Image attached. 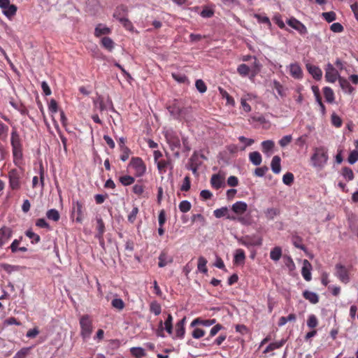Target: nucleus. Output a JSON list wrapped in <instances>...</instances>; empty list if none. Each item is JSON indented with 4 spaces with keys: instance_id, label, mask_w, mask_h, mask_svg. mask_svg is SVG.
I'll list each match as a JSON object with an SVG mask.
<instances>
[{
    "instance_id": "nucleus-1",
    "label": "nucleus",
    "mask_w": 358,
    "mask_h": 358,
    "mask_svg": "<svg viewBox=\"0 0 358 358\" xmlns=\"http://www.w3.org/2000/svg\"><path fill=\"white\" fill-rule=\"evenodd\" d=\"M327 150L324 147L315 148L314 154L311 157L313 166L323 167L328 160Z\"/></svg>"
},
{
    "instance_id": "nucleus-2",
    "label": "nucleus",
    "mask_w": 358,
    "mask_h": 358,
    "mask_svg": "<svg viewBox=\"0 0 358 358\" xmlns=\"http://www.w3.org/2000/svg\"><path fill=\"white\" fill-rule=\"evenodd\" d=\"M168 110L174 119L179 120H186L191 113L190 108L180 106L177 102L169 106Z\"/></svg>"
},
{
    "instance_id": "nucleus-3",
    "label": "nucleus",
    "mask_w": 358,
    "mask_h": 358,
    "mask_svg": "<svg viewBox=\"0 0 358 358\" xmlns=\"http://www.w3.org/2000/svg\"><path fill=\"white\" fill-rule=\"evenodd\" d=\"M80 326V336L84 341L88 339L93 331L92 320L90 315H84L79 320Z\"/></svg>"
},
{
    "instance_id": "nucleus-4",
    "label": "nucleus",
    "mask_w": 358,
    "mask_h": 358,
    "mask_svg": "<svg viewBox=\"0 0 358 358\" xmlns=\"http://www.w3.org/2000/svg\"><path fill=\"white\" fill-rule=\"evenodd\" d=\"M255 59V61L251 68L245 64H240L237 68L238 73L242 77H246L250 73V79H254L260 71V65L257 59Z\"/></svg>"
},
{
    "instance_id": "nucleus-5",
    "label": "nucleus",
    "mask_w": 358,
    "mask_h": 358,
    "mask_svg": "<svg viewBox=\"0 0 358 358\" xmlns=\"http://www.w3.org/2000/svg\"><path fill=\"white\" fill-rule=\"evenodd\" d=\"M22 176V171L16 169H13L8 172L9 187L11 189L18 190L21 188Z\"/></svg>"
},
{
    "instance_id": "nucleus-6",
    "label": "nucleus",
    "mask_w": 358,
    "mask_h": 358,
    "mask_svg": "<svg viewBox=\"0 0 358 358\" xmlns=\"http://www.w3.org/2000/svg\"><path fill=\"white\" fill-rule=\"evenodd\" d=\"M238 242L250 248L252 246H260L262 244V238L256 234L246 235L238 238Z\"/></svg>"
},
{
    "instance_id": "nucleus-7",
    "label": "nucleus",
    "mask_w": 358,
    "mask_h": 358,
    "mask_svg": "<svg viewBox=\"0 0 358 358\" xmlns=\"http://www.w3.org/2000/svg\"><path fill=\"white\" fill-rule=\"evenodd\" d=\"M129 166L134 170V174L136 177H141L145 173L146 166L141 157H132Z\"/></svg>"
},
{
    "instance_id": "nucleus-8",
    "label": "nucleus",
    "mask_w": 358,
    "mask_h": 358,
    "mask_svg": "<svg viewBox=\"0 0 358 358\" xmlns=\"http://www.w3.org/2000/svg\"><path fill=\"white\" fill-rule=\"evenodd\" d=\"M336 275L343 283L347 284L350 281L349 272L347 268L340 264L335 266Z\"/></svg>"
},
{
    "instance_id": "nucleus-9",
    "label": "nucleus",
    "mask_w": 358,
    "mask_h": 358,
    "mask_svg": "<svg viewBox=\"0 0 358 358\" xmlns=\"http://www.w3.org/2000/svg\"><path fill=\"white\" fill-rule=\"evenodd\" d=\"M73 215H76V221L81 223L84 219V206L80 201L73 202Z\"/></svg>"
},
{
    "instance_id": "nucleus-10",
    "label": "nucleus",
    "mask_w": 358,
    "mask_h": 358,
    "mask_svg": "<svg viewBox=\"0 0 358 358\" xmlns=\"http://www.w3.org/2000/svg\"><path fill=\"white\" fill-rule=\"evenodd\" d=\"M341 77L338 74V71L334 67V66L329 63L325 69V79L327 82L334 83Z\"/></svg>"
},
{
    "instance_id": "nucleus-11",
    "label": "nucleus",
    "mask_w": 358,
    "mask_h": 358,
    "mask_svg": "<svg viewBox=\"0 0 358 358\" xmlns=\"http://www.w3.org/2000/svg\"><path fill=\"white\" fill-rule=\"evenodd\" d=\"M287 24L292 28L296 30L301 35H305L308 33L306 27L294 17L289 19L287 21Z\"/></svg>"
},
{
    "instance_id": "nucleus-12",
    "label": "nucleus",
    "mask_w": 358,
    "mask_h": 358,
    "mask_svg": "<svg viewBox=\"0 0 358 358\" xmlns=\"http://www.w3.org/2000/svg\"><path fill=\"white\" fill-rule=\"evenodd\" d=\"M166 138L171 150L179 149L180 148V141L179 137L173 133H168L166 134Z\"/></svg>"
},
{
    "instance_id": "nucleus-13",
    "label": "nucleus",
    "mask_w": 358,
    "mask_h": 358,
    "mask_svg": "<svg viewBox=\"0 0 358 358\" xmlns=\"http://www.w3.org/2000/svg\"><path fill=\"white\" fill-rule=\"evenodd\" d=\"M13 231L8 227H3L0 229V248L4 245L12 237Z\"/></svg>"
},
{
    "instance_id": "nucleus-14",
    "label": "nucleus",
    "mask_w": 358,
    "mask_h": 358,
    "mask_svg": "<svg viewBox=\"0 0 358 358\" xmlns=\"http://www.w3.org/2000/svg\"><path fill=\"white\" fill-rule=\"evenodd\" d=\"M10 144L12 149L23 148L22 139L16 129L12 130L10 134Z\"/></svg>"
},
{
    "instance_id": "nucleus-15",
    "label": "nucleus",
    "mask_w": 358,
    "mask_h": 358,
    "mask_svg": "<svg viewBox=\"0 0 358 358\" xmlns=\"http://www.w3.org/2000/svg\"><path fill=\"white\" fill-rule=\"evenodd\" d=\"M96 229L97 230V233L95 235V237L97 238L99 241H103V234L106 231L105 224L101 217H96Z\"/></svg>"
},
{
    "instance_id": "nucleus-16",
    "label": "nucleus",
    "mask_w": 358,
    "mask_h": 358,
    "mask_svg": "<svg viewBox=\"0 0 358 358\" xmlns=\"http://www.w3.org/2000/svg\"><path fill=\"white\" fill-rule=\"evenodd\" d=\"M306 69L310 74L317 80H320L322 77V70L317 66L311 64H306Z\"/></svg>"
},
{
    "instance_id": "nucleus-17",
    "label": "nucleus",
    "mask_w": 358,
    "mask_h": 358,
    "mask_svg": "<svg viewBox=\"0 0 358 358\" xmlns=\"http://www.w3.org/2000/svg\"><path fill=\"white\" fill-rule=\"evenodd\" d=\"M215 319L203 320L201 317H197L192 320V322L190 324V327H194L199 325H201L203 327H210L215 324Z\"/></svg>"
},
{
    "instance_id": "nucleus-18",
    "label": "nucleus",
    "mask_w": 358,
    "mask_h": 358,
    "mask_svg": "<svg viewBox=\"0 0 358 358\" xmlns=\"http://www.w3.org/2000/svg\"><path fill=\"white\" fill-rule=\"evenodd\" d=\"M311 269H312L311 264L307 259H304L303 262L301 274H302V276L303 277V278L306 281H310L312 278L311 272H310Z\"/></svg>"
},
{
    "instance_id": "nucleus-19",
    "label": "nucleus",
    "mask_w": 358,
    "mask_h": 358,
    "mask_svg": "<svg viewBox=\"0 0 358 358\" xmlns=\"http://www.w3.org/2000/svg\"><path fill=\"white\" fill-rule=\"evenodd\" d=\"M186 322V317H184L182 319L179 320L176 324V337L178 338H183L185 334V324Z\"/></svg>"
},
{
    "instance_id": "nucleus-20",
    "label": "nucleus",
    "mask_w": 358,
    "mask_h": 358,
    "mask_svg": "<svg viewBox=\"0 0 358 358\" xmlns=\"http://www.w3.org/2000/svg\"><path fill=\"white\" fill-rule=\"evenodd\" d=\"M289 73L295 79H301L303 77V71L297 63H293L289 65Z\"/></svg>"
},
{
    "instance_id": "nucleus-21",
    "label": "nucleus",
    "mask_w": 358,
    "mask_h": 358,
    "mask_svg": "<svg viewBox=\"0 0 358 358\" xmlns=\"http://www.w3.org/2000/svg\"><path fill=\"white\" fill-rule=\"evenodd\" d=\"M173 262V257L169 256L167 252L164 250L159 256L158 266L160 268L166 266L167 264Z\"/></svg>"
},
{
    "instance_id": "nucleus-22",
    "label": "nucleus",
    "mask_w": 358,
    "mask_h": 358,
    "mask_svg": "<svg viewBox=\"0 0 358 358\" xmlns=\"http://www.w3.org/2000/svg\"><path fill=\"white\" fill-rule=\"evenodd\" d=\"M248 209V205L243 201H237L231 206V210L237 215L243 214Z\"/></svg>"
},
{
    "instance_id": "nucleus-23",
    "label": "nucleus",
    "mask_w": 358,
    "mask_h": 358,
    "mask_svg": "<svg viewBox=\"0 0 358 358\" xmlns=\"http://www.w3.org/2000/svg\"><path fill=\"white\" fill-rule=\"evenodd\" d=\"M338 83L341 89L346 93L352 94L355 90L354 87L351 86L349 81L343 77H338Z\"/></svg>"
},
{
    "instance_id": "nucleus-24",
    "label": "nucleus",
    "mask_w": 358,
    "mask_h": 358,
    "mask_svg": "<svg viewBox=\"0 0 358 358\" xmlns=\"http://www.w3.org/2000/svg\"><path fill=\"white\" fill-rule=\"evenodd\" d=\"M110 33L111 29L102 24H97L94 29V36L97 38L103 35L110 34Z\"/></svg>"
},
{
    "instance_id": "nucleus-25",
    "label": "nucleus",
    "mask_w": 358,
    "mask_h": 358,
    "mask_svg": "<svg viewBox=\"0 0 358 358\" xmlns=\"http://www.w3.org/2000/svg\"><path fill=\"white\" fill-rule=\"evenodd\" d=\"M22 150L23 148L12 149L13 163L18 166L22 164L23 157Z\"/></svg>"
},
{
    "instance_id": "nucleus-26",
    "label": "nucleus",
    "mask_w": 358,
    "mask_h": 358,
    "mask_svg": "<svg viewBox=\"0 0 358 358\" xmlns=\"http://www.w3.org/2000/svg\"><path fill=\"white\" fill-rule=\"evenodd\" d=\"M245 259V253L243 249H237L235 251V255L234 257V264H244Z\"/></svg>"
},
{
    "instance_id": "nucleus-27",
    "label": "nucleus",
    "mask_w": 358,
    "mask_h": 358,
    "mask_svg": "<svg viewBox=\"0 0 358 358\" xmlns=\"http://www.w3.org/2000/svg\"><path fill=\"white\" fill-rule=\"evenodd\" d=\"M127 11H128V10H127V7L126 6L120 5L117 7V8L113 14V17H115L117 20H118L120 22L121 18L125 17V16L127 14Z\"/></svg>"
},
{
    "instance_id": "nucleus-28",
    "label": "nucleus",
    "mask_w": 358,
    "mask_h": 358,
    "mask_svg": "<svg viewBox=\"0 0 358 358\" xmlns=\"http://www.w3.org/2000/svg\"><path fill=\"white\" fill-rule=\"evenodd\" d=\"M303 296L304 299L309 301L313 304H315L319 301L318 295L316 293L308 290H305L303 292Z\"/></svg>"
},
{
    "instance_id": "nucleus-29",
    "label": "nucleus",
    "mask_w": 358,
    "mask_h": 358,
    "mask_svg": "<svg viewBox=\"0 0 358 358\" xmlns=\"http://www.w3.org/2000/svg\"><path fill=\"white\" fill-rule=\"evenodd\" d=\"M101 45L103 48L111 52L114 48L115 43L110 38L104 36L101 40Z\"/></svg>"
},
{
    "instance_id": "nucleus-30",
    "label": "nucleus",
    "mask_w": 358,
    "mask_h": 358,
    "mask_svg": "<svg viewBox=\"0 0 358 358\" xmlns=\"http://www.w3.org/2000/svg\"><path fill=\"white\" fill-rule=\"evenodd\" d=\"M323 94L326 101L332 103L334 102L335 96L333 90L329 87H324L323 88Z\"/></svg>"
},
{
    "instance_id": "nucleus-31",
    "label": "nucleus",
    "mask_w": 358,
    "mask_h": 358,
    "mask_svg": "<svg viewBox=\"0 0 358 358\" xmlns=\"http://www.w3.org/2000/svg\"><path fill=\"white\" fill-rule=\"evenodd\" d=\"M271 169L274 173H279L281 171L280 158L279 156H274L271 160Z\"/></svg>"
},
{
    "instance_id": "nucleus-32",
    "label": "nucleus",
    "mask_w": 358,
    "mask_h": 358,
    "mask_svg": "<svg viewBox=\"0 0 358 358\" xmlns=\"http://www.w3.org/2000/svg\"><path fill=\"white\" fill-rule=\"evenodd\" d=\"M250 161L255 166L261 164L262 162V157L259 152L255 151L249 154Z\"/></svg>"
},
{
    "instance_id": "nucleus-33",
    "label": "nucleus",
    "mask_w": 358,
    "mask_h": 358,
    "mask_svg": "<svg viewBox=\"0 0 358 358\" xmlns=\"http://www.w3.org/2000/svg\"><path fill=\"white\" fill-rule=\"evenodd\" d=\"M286 341L284 340V339H282L281 341H278V342H274V343H270L266 348V349L264 350V353L266 354V353H268L269 352H271L275 349H278V348H280L281 347H282L284 345V344L285 343Z\"/></svg>"
},
{
    "instance_id": "nucleus-34",
    "label": "nucleus",
    "mask_w": 358,
    "mask_h": 358,
    "mask_svg": "<svg viewBox=\"0 0 358 358\" xmlns=\"http://www.w3.org/2000/svg\"><path fill=\"white\" fill-rule=\"evenodd\" d=\"M157 169L160 173H164L168 166H171V160L161 159L156 162Z\"/></svg>"
},
{
    "instance_id": "nucleus-35",
    "label": "nucleus",
    "mask_w": 358,
    "mask_h": 358,
    "mask_svg": "<svg viewBox=\"0 0 358 358\" xmlns=\"http://www.w3.org/2000/svg\"><path fill=\"white\" fill-rule=\"evenodd\" d=\"M211 186L215 189H220L222 185V178L218 174H214L210 179Z\"/></svg>"
},
{
    "instance_id": "nucleus-36",
    "label": "nucleus",
    "mask_w": 358,
    "mask_h": 358,
    "mask_svg": "<svg viewBox=\"0 0 358 358\" xmlns=\"http://www.w3.org/2000/svg\"><path fill=\"white\" fill-rule=\"evenodd\" d=\"M219 92L220 95L222 96V99H225L227 101V104L230 106H234L235 105V101L234 98L229 95V94L224 90L222 87H219Z\"/></svg>"
},
{
    "instance_id": "nucleus-37",
    "label": "nucleus",
    "mask_w": 358,
    "mask_h": 358,
    "mask_svg": "<svg viewBox=\"0 0 358 358\" xmlns=\"http://www.w3.org/2000/svg\"><path fill=\"white\" fill-rule=\"evenodd\" d=\"M17 8L14 4H10L6 9H2L3 13L9 19L13 17L17 12Z\"/></svg>"
},
{
    "instance_id": "nucleus-38",
    "label": "nucleus",
    "mask_w": 358,
    "mask_h": 358,
    "mask_svg": "<svg viewBox=\"0 0 358 358\" xmlns=\"http://www.w3.org/2000/svg\"><path fill=\"white\" fill-rule=\"evenodd\" d=\"M226 338H227L226 334H220L216 339L214 340L213 343H203L200 344V346L201 348H203V347H206V346H210L212 345H220L226 340Z\"/></svg>"
},
{
    "instance_id": "nucleus-39",
    "label": "nucleus",
    "mask_w": 358,
    "mask_h": 358,
    "mask_svg": "<svg viewBox=\"0 0 358 358\" xmlns=\"http://www.w3.org/2000/svg\"><path fill=\"white\" fill-rule=\"evenodd\" d=\"M272 87L277 91L278 94L281 97H284V96H286V93H285V90L284 89V87L282 86V85L279 81H278L276 80H274L273 81Z\"/></svg>"
},
{
    "instance_id": "nucleus-40",
    "label": "nucleus",
    "mask_w": 358,
    "mask_h": 358,
    "mask_svg": "<svg viewBox=\"0 0 358 358\" xmlns=\"http://www.w3.org/2000/svg\"><path fill=\"white\" fill-rule=\"evenodd\" d=\"M275 143L273 141L268 140L262 143V152L268 154L274 148Z\"/></svg>"
},
{
    "instance_id": "nucleus-41",
    "label": "nucleus",
    "mask_w": 358,
    "mask_h": 358,
    "mask_svg": "<svg viewBox=\"0 0 358 358\" xmlns=\"http://www.w3.org/2000/svg\"><path fill=\"white\" fill-rule=\"evenodd\" d=\"M131 354L136 358H141L146 355L145 350L140 347H134L130 349Z\"/></svg>"
},
{
    "instance_id": "nucleus-42",
    "label": "nucleus",
    "mask_w": 358,
    "mask_h": 358,
    "mask_svg": "<svg viewBox=\"0 0 358 358\" xmlns=\"http://www.w3.org/2000/svg\"><path fill=\"white\" fill-rule=\"evenodd\" d=\"M282 256V249L280 247H275L270 252V257L272 260L277 262Z\"/></svg>"
},
{
    "instance_id": "nucleus-43",
    "label": "nucleus",
    "mask_w": 358,
    "mask_h": 358,
    "mask_svg": "<svg viewBox=\"0 0 358 358\" xmlns=\"http://www.w3.org/2000/svg\"><path fill=\"white\" fill-rule=\"evenodd\" d=\"M207 262H208L206 259L203 257H199L197 268L200 272L203 273H206L208 272V268L206 266Z\"/></svg>"
},
{
    "instance_id": "nucleus-44",
    "label": "nucleus",
    "mask_w": 358,
    "mask_h": 358,
    "mask_svg": "<svg viewBox=\"0 0 358 358\" xmlns=\"http://www.w3.org/2000/svg\"><path fill=\"white\" fill-rule=\"evenodd\" d=\"M280 209L277 208H270L265 211V215L268 220H273L275 216L280 215Z\"/></svg>"
},
{
    "instance_id": "nucleus-45",
    "label": "nucleus",
    "mask_w": 358,
    "mask_h": 358,
    "mask_svg": "<svg viewBox=\"0 0 358 358\" xmlns=\"http://www.w3.org/2000/svg\"><path fill=\"white\" fill-rule=\"evenodd\" d=\"M46 216L49 220H53L55 222H57L60 218L58 210L54 208L48 210L46 213Z\"/></svg>"
},
{
    "instance_id": "nucleus-46",
    "label": "nucleus",
    "mask_w": 358,
    "mask_h": 358,
    "mask_svg": "<svg viewBox=\"0 0 358 358\" xmlns=\"http://www.w3.org/2000/svg\"><path fill=\"white\" fill-rule=\"evenodd\" d=\"M150 311L155 315H159L162 312V306L158 302L152 301L150 304Z\"/></svg>"
},
{
    "instance_id": "nucleus-47",
    "label": "nucleus",
    "mask_w": 358,
    "mask_h": 358,
    "mask_svg": "<svg viewBox=\"0 0 358 358\" xmlns=\"http://www.w3.org/2000/svg\"><path fill=\"white\" fill-rule=\"evenodd\" d=\"M171 76L176 81L179 83H185L189 82L188 78L182 73H172Z\"/></svg>"
},
{
    "instance_id": "nucleus-48",
    "label": "nucleus",
    "mask_w": 358,
    "mask_h": 358,
    "mask_svg": "<svg viewBox=\"0 0 358 358\" xmlns=\"http://www.w3.org/2000/svg\"><path fill=\"white\" fill-rule=\"evenodd\" d=\"M173 317L171 314H168V317L166 320L164 322V326L166 331L169 334H171L173 333Z\"/></svg>"
},
{
    "instance_id": "nucleus-49",
    "label": "nucleus",
    "mask_w": 358,
    "mask_h": 358,
    "mask_svg": "<svg viewBox=\"0 0 358 358\" xmlns=\"http://www.w3.org/2000/svg\"><path fill=\"white\" fill-rule=\"evenodd\" d=\"M342 175L348 181L352 180L355 177L352 170L349 167H343L342 169Z\"/></svg>"
},
{
    "instance_id": "nucleus-50",
    "label": "nucleus",
    "mask_w": 358,
    "mask_h": 358,
    "mask_svg": "<svg viewBox=\"0 0 358 358\" xmlns=\"http://www.w3.org/2000/svg\"><path fill=\"white\" fill-rule=\"evenodd\" d=\"M25 235L31 239V242L33 244L38 243L41 241V237L39 235L35 234L31 230H27L25 232Z\"/></svg>"
},
{
    "instance_id": "nucleus-51",
    "label": "nucleus",
    "mask_w": 358,
    "mask_h": 358,
    "mask_svg": "<svg viewBox=\"0 0 358 358\" xmlns=\"http://www.w3.org/2000/svg\"><path fill=\"white\" fill-rule=\"evenodd\" d=\"M302 238L299 236L298 235H294L292 236V243L293 245L297 248H299L302 250H306V247L304 245L302 244Z\"/></svg>"
},
{
    "instance_id": "nucleus-52",
    "label": "nucleus",
    "mask_w": 358,
    "mask_h": 358,
    "mask_svg": "<svg viewBox=\"0 0 358 358\" xmlns=\"http://www.w3.org/2000/svg\"><path fill=\"white\" fill-rule=\"evenodd\" d=\"M111 305L114 308H115L118 310H123L125 306V304H124V301H122V299H119V298L113 299L111 301Z\"/></svg>"
},
{
    "instance_id": "nucleus-53",
    "label": "nucleus",
    "mask_w": 358,
    "mask_h": 358,
    "mask_svg": "<svg viewBox=\"0 0 358 358\" xmlns=\"http://www.w3.org/2000/svg\"><path fill=\"white\" fill-rule=\"evenodd\" d=\"M8 127L0 121V139L6 140L8 137Z\"/></svg>"
},
{
    "instance_id": "nucleus-54",
    "label": "nucleus",
    "mask_w": 358,
    "mask_h": 358,
    "mask_svg": "<svg viewBox=\"0 0 358 358\" xmlns=\"http://www.w3.org/2000/svg\"><path fill=\"white\" fill-rule=\"evenodd\" d=\"M119 180L124 186H128L133 184L135 181V179L134 177L130 176H121L119 178Z\"/></svg>"
},
{
    "instance_id": "nucleus-55",
    "label": "nucleus",
    "mask_w": 358,
    "mask_h": 358,
    "mask_svg": "<svg viewBox=\"0 0 358 358\" xmlns=\"http://www.w3.org/2000/svg\"><path fill=\"white\" fill-rule=\"evenodd\" d=\"M307 325L311 329H314L318 325V320L315 315H310L308 316Z\"/></svg>"
},
{
    "instance_id": "nucleus-56",
    "label": "nucleus",
    "mask_w": 358,
    "mask_h": 358,
    "mask_svg": "<svg viewBox=\"0 0 358 358\" xmlns=\"http://www.w3.org/2000/svg\"><path fill=\"white\" fill-rule=\"evenodd\" d=\"M294 175L292 173L287 172L282 177V182L285 185L290 186L294 182Z\"/></svg>"
},
{
    "instance_id": "nucleus-57",
    "label": "nucleus",
    "mask_w": 358,
    "mask_h": 358,
    "mask_svg": "<svg viewBox=\"0 0 358 358\" xmlns=\"http://www.w3.org/2000/svg\"><path fill=\"white\" fill-rule=\"evenodd\" d=\"M195 86L196 90L200 93H205L207 90V86L206 83L203 82V80H202L201 79H198L196 80Z\"/></svg>"
},
{
    "instance_id": "nucleus-58",
    "label": "nucleus",
    "mask_w": 358,
    "mask_h": 358,
    "mask_svg": "<svg viewBox=\"0 0 358 358\" xmlns=\"http://www.w3.org/2000/svg\"><path fill=\"white\" fill-rule=\"evenodd\" d=\"M31 348H22L20 350L13 358H25L30 352Z\"/></svg>"
},
{
    "instance_id": "nucleus-59",
    "label": "nucleus",
    "mask_w": 358,
    "mask_h": 358,
    "mask_svg": "<svg viewBox=\"0 0 358 358\" xmlns=\"http://www.w3.org/2000/svg\"><path fill=\"white\" fill-rule=\"evenodd\" d=\"M213 213L217 218H220L224 216L227 217L229 215H227L228 208L227 207H222L221 208L216 209L214 210Z\"/></svg>"
},
{
    "instance_id": "nucleus-60",
    "label": "nucleus",
    "mask_w": 358,
    "mask_h": 358,
    "mask_svg": "<svg viewBox=\"0 0 358 358\" xmlns=\"http://www.w3.org/2000/svg\"><path fill=\"white\" fill-rule=\"evenodd\" d=\"M191 187V179L189 176H186L183 180L182 185L180 187V190L182 192H187Z\"/></svg>"
},
{
    "instance_id": "nucleus-61",
    "label": "nucleus",
    "mask_w": 358,
    "mask_h": 358,
    "mask_svg": "<svg viewBox=\"0 0 358 358\" xmlns=\"http://www.w3.org/2000/svg\"><path fill=\"white\" fill-rule=\"evenodd\" d=\"M178 207L182 213H187L191 209L192 205L189 201L184 200L179 203Z\"/></svg>"
},
{
    "instance_id": "nucleus-62",
    "label": "nucleus",
    "mask_w": 358,
    "mask_h": 358,
    "mask_svg": "<svg viewBox=\"0 0 358 358\" xmlns=\"http://www.w3.org/2000/svg\"><path fill=\"white\" fill-rule=\"evenodd\" d=\"M138 208L137 206H134L131 211L128 215L127 219L130 223H134L136 219V216L138 213Z\"/></svg>"
},
{
    "instance_id": "nucleus-63",
    "label": "nucleus",
    "mask_w": 358,
    "mask_h": 358,
    "mask_svg": "<svg viewBox=\"0 0 358 358\" xmlns=\"http://www.w3.org/2000/svg\"><path fill=\"white\" fill-rule=\"evenodd\" d=\"M322 17L327 22H331L336 20V15L334 11L325 12L322 13Z\"/></svg>"
},
{
    "instance_id": "nucleus-64",
    "label": "nucleus",
    "mask_w": 358,
    "mask_h": 358,
    "mask_svg": "<svg viewBox=\"0 0 358 358\" xmlns=\"http://www.w3.org/2000/svg\"><path fill=\"white\" fill-rule=\"evenodd\" d=\"M348 161L350 164H353L358 161V151L357 150L350 152Z\"/></svg>"
}]
</instances>
